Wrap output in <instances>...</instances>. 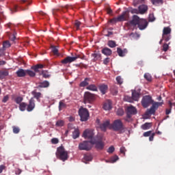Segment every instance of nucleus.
Here are the masks:
<instances>
[{
  "label": "nucleus",
  "mask_w": 175,
  "mask_h": 175,
  "mask_svg": "<svg viewBox=\"0 0 175 175\" xmlns=\"http://www.w3.org/2000/svg\"><path fill=\"white\" fill-rule=\"evenodd\" d=\"M148 26V22L146 19L140 18L137 15H133L132 20L127 23V27L130 29H140L143 31Z\"/></svg>",
  "instance_id": "1"
},
{
  "label": "nucleus",
  "mask_w": 175,
  "mask_h": 175,
  "mask_svg": "<svg viewBox=\"0 0 175 175\" xmlns=\"http://www.w3.org/2000/svg\"><path fill=\"white\" fill-rule=\"evenodd\" d=\"M35 99L33 98H31L29 100V103L27 104L26 103H21L19 104V110L21 111H32L33 109H35Z\"/></svg>",
  "instance_id": "2"
},
{
  "label": "nucleus",
  "mask_w": 175,
  "mask_h": 175,
  "mask_svg": "<svg viewBox=\"0 0 175 175\" xmlns=\"http://www.w3.org/2000/svg\"><path fill=\"white\" fill-rule=\"evenodd\" d=\"M55 154L57 158L63 162L68 161V159L69 158L68 151H66L65 148L62 146L57 148Z\"/></svg>",
  "instance_id": "3"
},
{
  "label": "nucleus",
  "mask_w": 175,
  "mask_h": 175,
  "mask_svg": "<svg viewBox=\"0 0 175 175\" xmlns=\"http://www.w3.org/2000/svg\"><path fill=\"white\" fill-rule=\"evenodd\" d=\"M111 126L115 132H120V133L124 132V123L120 119L115 120Z\"/></svg>",
  "instance_id": "4"
},
{
  "label": "nucleus",
  "mask_w": 175,
  "mask_h": 175,
  "mask_svg": "<svg viewBox=\"0 0 175 175\" xmlns=\"http://www.w3.org/2000/svg\"><path fill=\"white\" fill-rule=\"evenodd\" d=\"M78 113L81 118V121H88V118H90V112L88 111V109L87 108L81 107L79 109Z\"/></svg>",
  "instance_id": "5"
},
{
  "label": "nucleus",
  "mask_w": 175,
  "mask_h": 175,
  "mask_svg": "<svg viewBox=\"0 0 175 175\" xmlns=\"http://www.w3.org/2000/svg\"><path fill=\"white\" fill-rule=\"evenodd\" d=\"M90 143L92 144V146L95 144L96 148L98 150H103L105 147V144H103V142L102 141V137H100V135L96 136L94 139L90 141Z\"/></svg>",
  "instance_id": "6"
},
{
  "label": "nucleus",
  "mask_w": 175,
  "mask_h": 175,
  "mask_svg": "<svg viewBox=\"0 0 175 175\" xmlns=\"http://www.w3.org/2000/svg\"><path fill=\"white\" fill-rule=\"evenodd\" d=\"M141 103L144 109H147L150 105H152V103H154V100H152V97L151 96L146 95L142 98Z\"/></svg>",
  "instance_id": "7"
},
{
  "label": "nucleus",
  "mask_w": 175,
  "mask_h": 175,
  "mask_svg": "<svg viewBox=\"0 0 175 175\" xmlns=\"http://www.w3.org/2000/svg\"><path fill=\"white\" fill-rule=\"evenodd\" d=\"M79 58H80L81 59H84V55L81 56L80 55H76L75 57L68 56L62 59L61 62L64 65H66V64H71V62H75V61H76V59Z\"/></svg>",
  "instance_id": "8"
},
{
  "label": "nucleus",
  "mask_w": 175,
  "mask_h": 175,
  "mask_svg": "<svg viewBox=\"0 0 175 175\" xmlns=\"http://www.w3.org/2000/svg\"><path fill=\"white\" fill-rule=\"evenodd\" d=\"M96 99L95 94L85 92L84 94L83 102L84 103H92Z\"/></svg>",
  "instance_id": "9"
},
{
  "label": "nucleus",
  "mask_w": 175,
  "mask_h": 175,
  "mask_svg": "<svg viewBox=\"0 0 175 175\" xmlns=\"http://www.w3.org/2000/svg\"><path fill=\"white\" fill-rule=\"evenodd\" d=\"M126 20V12H123L122 14L118 17H115L109 21L111 24H116V23H121V21H125Z\"/></svg>",
  "instance_id": "10"
},
{
  "label": "nucleus",
  "mask_w": 175,
  "mask_h": 175,
  "mask_svg": "<svg viewBox=\"0 0 175 175\" xmlns=\"http://www.w3.org/2000/svg\"><path fill=\"white\" fill-rule=\"evenodd\" d=\"M79 148L81 150L90 151L92 148V144L91 141H85L79 145Z\"/></svg>",
  "instance_id": "11"
},
{
  "label": "nucleus",
  "mask_w": 175,
  "mask_h": 175,
  "mask_svg": "<svg viewBox=\"0 0 175 175\" xmlns=\"http://www.w3.org/2000/svg\"><path fill=\"white\" fill-rule=\"evenodd\" d=\"M94 135L95 133H94V130L92 129H86L83 133V137H84L85 139H88L89 140H90V142L94 140V139L95 138V137H94Z\"/></svg>",
  "instance_id": "12"
},
{
  "label": "nucleus",
  "mask_w": 175,
  "mask_h": 175,
  "mask_svg": "<svg viewBox=\"0 0 175 175\" xmlns=\"http://www.w3.org/2000/svg\"><path fill=\"white\" fill-rule=\"evenodd\" d=\"M172 32V29L170 27H164L163 29V35L162 38L164 39L165 42H169L171 39L170 33Z\"/></svg>",
  "instance_id": "13"
},
{
  "label": "nucleus",
  "mask_w": 175,
  "mask_h": 175,
  "mask_svg": "<svg viewBox=\"0 0 175 175\" xmlns=\"http://www.w3.org/2000/svg\"><path fill=\"white\" fill-rule=\"evenodd\" d=\"M141 91L140 88L135 89V90H132V98L133 100H135L137 102L139 99H140V95H141Z\"/></svg>",
  "instance_id": "14"
},
{
  "label": "nucleus",
  "mask_w": 175,
  "mask_h": 175,
  "mask_svg": "<svg viewBox=\"0 0 175 175\" xmlns=\"http://www.w3.org/2000/svg\"><path fill=\"white\" fill-rule=\"evenodd\" d=\"M91 56L92 57V59L94 62H96V61H100L102 59V54L99 52L95 51L94 53H92Z\"/></svg>",
  "instance_id": "15"
},
{
  "label": "nucleus",
  "mask_w": 175,
  "mask_h": 175,
  "mask_svg": "<svg viewBox=\"0 0 175 175\" xmlns=\"http://www.w3.org/2000/svg\"><path fill=\"white\" fill-rule=\"evenodd\" d=\"M138 10L139 12V14H144L147 13V11L148 10V6L142 4L138 7Z\"/></svg>",
  "instance_id": "16"
},
{
  "label": "nucleus",
  "mask_w": 175,
  "mask_h": 175,
  "mask_svg": "<svg viewBox=\"0 0 175 175\" xmlns=\"http://www.w3.org/2000/svg\"><path fill=\"white\" fill-rule=\"evenodd\" d=\"M136 113H137L136 108H135L134 107H127V117H128V118H131V115L136 114Z\"/></svg>",
  "instance_id": "17"
},
{
  "label": "nucleus",
  "mask_w": 175,
  "mask_h": 175,
  "mask_svg": "<svg viewBox=\"0 0 175 175\" xmlns=\"http://www.w3.org/2000/svg\"><path fill=\"white\" fill-rule=\"evenodd\" d=\"M117 53L119 57H125L128 54V49H124L122 50L121 48H117Z\"/></svg>",
  "instance_id": "18"
},
{
  "label": "nucleus",
  "mask_w": 175,
  "mask_h": 175,
  "mask_svg": "<svg viewBox=\"0 0 175 175\" xmlns=\"http://www.w3.org/2000/svg\"><path fill=\"white\" fill-rule=\"evenodd\" d=\"M16 73L17 77H25V76H27V70L20 68L16 71Z\"/></svg>",
  "instance_id": "19"
},
{
  "label": "nucleus",
  "mask_w": 175,
  "mask_h": 175,
  "mask_svg": "<svg viewBox=\"0 0 175 175\" xmlns=\"http://www.w3.org/2000/svg\"><path fill=\"white\" fill-rule=\"evenodd\" d=\"M50 86V83L48 81L40 82L37 85V88H47Z\"/></svg>",
  "instance_id": "20"
},
{
  "label": "nucleus",
  "mask_w": 175,
  "mask_h": 175,
  "mask_svg": "<svg viewBox=\"0 0 175 175\" xmlns=\"http://www.w3.org/2000/svg\"><path fill=\"white\" fill-rule=\"evenodd\" d=\"M9 76V70H0V80H3L5 77Z\"/></svg>",
  "instance_id": "21"
},
{
  "label": "nucleus",
  "mask_w": 175,
  "mask_h": 175,
  "mask_svg": "<svg viewBox=\"0 0 175 175\" xmlns=\"http://www.w3.org/2000/svg\"><path fill=\"white\" fill-rule=\"evenodd\" d=\"M110 125V120H106L103 124H100V128L101 131H105L107 129V126Z\"/></svg>",
  "instance_id": "22"
},
{
  "label": "nucleus",
  "mask_w": 175,
  "mask_h": 175,
  "mask_svg": "<svg viewBox=\"0 0 175 175\" xmlns=\"http://www.w3.org/2000/svg\"><path fill=\"white\" fill-rule=\"evenodd\" d=\"M44 67V66H43L42 64H37L36 66H32L31 69L34 70L36 73H39V72H40V69H43Z\"/></svg>",
  "instance_id": "23"
},
{
  "label": "nucleus",
  "mask_w": 175,
  "mask_h": 175,
  "mask_svg": "<svg viewBox=\"0 0 175 175\" xmlns=\"http://www.w3.org/2000/svg\"><path fill=\"white\" fill-rule=\"evenodd\" d=\"M31 94L33 96V98H35L38 102H40V98H42V93L37 92L36 91L31 92Z\"/></svg>",
  "instance_id": "24"
},
{
  "label": "nucleus",
  "mask_w": 175,
  "mask_h": 175,
  "mask_svg": "<svg viewBox=\"0 0 175 175\" xmlns=\"http://www.w3.org/2000/svg\"><path fill=\"white\" fill-rule=\"evenodd\" d=\"M101 53L104 54V55L109 56V55H111V54L113 53V51H111V49L107 47H105L102 49Z\"/></svg>",
  "instance_id": "25"
},
{
  "label": "nucleus",
  "mask_w": 175,
  "mask_h": 175,
  "mask_svg": "<svg viewBox=\"0 0 175 175\" xmlns=\"http://www.w3.org/2000/svg\"><path fill=\"white\" fill-rule=\"evenodd\" d=\"M90 81H91V78L86 77L84 81H81L79 84V87H87L88 84H90Z\"/></svg>",
  "instance_id": "26"
},
{
  "label": "nucleus",
  "mask_w": 175,
  "mask_h": 175,
  "mask_svg": "<svg viewBox=\"0 0 175 175\" xmlns=\"http://www.w3.org/2000/svg\"><path fill=\"white\" fill-rule=\"evenodd\" d=\"M103 109L104 110H111V101L110 100L104 103Z\"/></svg>",
  "instance_id": "27"
},
{
  "label": "nucleus",
  "mask_w": 175,
  "mask_h": 175,
  "mask_svg": "<svg viewBox=\"0 0 175 175\" xmlns=\"http://www.w3.org/2000/svg\"><path fill=\"white\" fill-rule=\"evenodd\" d=\"M157 111H155L154 109L152 108V107H150V109H147V111L145 113V116H147L148 117L150 116H152L154 114H155V112Z\"/></svg>",
  "instance_id": "28"
},
{
  "label": "nucleus",
  "mask_w": 175,
  "mask_h": 175,
  "mask_svg": "<svg viewBox=\"0 0 175 175\" xmlns=\"http://www.w3.org/2000/svg\"><path fill=\"white\" fill-rule=\"evenodd\" d=\"M107 85H101L99 87V90L100 91V92L103 94V95H105V94H106L107 91Z\"/></svg>",
  "instance_id": "29"
},
{
  "label": "nucleus",
  "mask_w": 175,
  "mask_h": 175,
  "mask_svg": "<svg viewBox=\"0 0 175 175\" xmlns=\"http://www.w3.org/2000/svg\"><path fill=\"white\" fill-rule=\"evenodd\" d=\"M86 90H88L89 91L96 92L98 91V88L96 87V85L91 84L86 87Z\"/></svg>",
  "instance_id": "30"
},
{
  "label": "nucleus",
  "mask_w": 175,
  "mask_h": 175,
  "mask_svg": "<svg viewBox=\"0 0 175 175\" xmlns=\"http://www.w3.org/2000/svg\"><path fill=\"white\" fill-rule=\"evenodd\" d=\"M163 104V102L161 103H152L151 107L153 108L155 111L158 110V107L161 106Z\"/></svg>",
  "instance_id": "31"
},
{
  "label": "nucleus",
  "mask_w": 175,
  "mask_h": 175,
  "mask_svg": "<svg viewBox=\"0 0 175 175\" xmlns=\"http://www.w3.org/2000/svg\"><path fill=\"white\" fill-rule=\"evenodd\" d=\"M151 128V123L146 122L142 125V129L144 131H147V129H150Z\"/></svg>",
  "instance_id": "32"
},
{
  "label": "nucleus",
  "mask_w": 175,
  "mask_h": 175,
  "mask_svg": "<svg viewBox=\"0 0 175 175\" xmlns=\"http://www.w3.org/2000/svg\"><path fill=\"white\" fill-rule=\"evenodd\" d=\"M80 136V131L79 129H76L74 132L72 133V139H77Z\"/></svg>",
  "instance_id": "33"
},
{
  "label": "nucleus",
  "mask_w": 175,
  "mask_h": 175,
  "mask_svg": "<svg viewBox=\"0 0 175 175\" xmlns=\"http://www.w3.org/2000/svg\"><path fill=\"white\" fill-rule=\"evenodd\" d=\"M108 46L111 47V49H114V47H117V44L114 40H109L108 41Z\"/></svg>",
  "instance_id": "34"
},
{
  "label": "nucleus",
  "mask_w": 175,
  "mask_h": 175,
  "mask_svg": "<svg viewBox=\"0 0 175 175\" xmlns=\"http://www.w3.org/2000/svg\"><path fill=\"white\" fill-rule=\"evenodd\" d=\"M40 75H42V77H44V79H49V77H50L51 76L49 72L46 70H42L41 73H40Z\"/></svg>",
  "instance_id": "35"
},
{
  "label": "nucleus",
  "mask_w": 175,
  "mask_h": 175,
  "mask_svg": "<svg viewBox=\"0 0 175 175\" xmlns=\"http://www.w3.org/2000/svg\"><path fill=\"white\" fill-rule=\"evenodd\" d=\"M118 159H120V158L116 154L109 159V162L110 163H114L115 162H117Z\"/></svg>",
  "instance_id": "36"
},
{
  "label": "nucleus",
  "mask_w": 175,
  "mask_h": 175,
  "mask_svg": "<svg viewBox=\"0 0 175 175\" xmlns=\"http://www.w3.org/2000/svg\"><path fill=\"white\" fill-rule=\"evenodd\" d=\"M51 51L54 54V55H59V53H58V49L55 46H51Z\"/></svg>",
  "instance_id": "37"
},
{
  "label": "nucleus",
  "mask_w": 175,
  "mask_h": 175,
  "mask_svg": "<svg viewBox=\"0 0 175 175\" xmlns=\"http://www.w3.org/2000/svg\"><path fill=\"white\" fill-rule=\"evenodd\" d=\"M28 75L30 77H35L36 76V74L35 72L31 70H26V75Z\"/></svg>",
  "instance_id": "38"
},
{
  "label": "nucleus",
  "mask_w": 175,
  "mask_h": 175,
  "mask_svg": "<svg viewBox=\"0 0 175 175\" xmlns=\"http://www.w3.org/2000/svg\"><path fill=\"white\" fill-rule=\"evenodd\" d=\"M124 100L125 102H129L130 103H133V98L129 96H124Z\"/></svg>",
  "instance_id": "39"
},
{
  "label": "nucleus",
  "mask_w": 175,
  "mask_h": 175,
  "mask_svg": "<svg viewBox=\"0 0 175 175\" xmlns=\"http://www.w3.org/2000/svg\"><path fill=\"white\" fill-rule=\"evenodd\" d=\"M62 109H66V104L62 101H60L59 103V110L61 111Z\"/></svg>",
  "instance_id": "40"
},
{
  "label": "nucleus",
  "mask_w": 175,
  "mask_h": 175,
  "mask_svg": "<svg viewBox=\"0 0 175 175\" xmlns=\"http://www.w3.org/2000/svg\"><path fill=\"white\" fill-rule=\"evenodd\" d=\"M169 105H170V109H167L165 110V114L166 116H169L170 113H172V106H173V103H172L170 101H169Z\"/></svg>",
  "instance_id": "41"
},
{
  "label": "nucleus",
  "mask_w": 175,
  "mask_h": 175,
  "mask_svg": "<svg viewBox=\"0 0 175 175\" xmlns=\"http://www.w3.org/2000/svg\"><path fill=\"white\" fill-rule=\"evenodd\" d=\"M152 5H162L163 3V0H151Z\"/></svg>",
  "instance_id": "42"
},
{
  "label": "nucleus",
  "mask_w": 175,
  "mask_h": 175,
  "mask_svg": "<svg viewBox=\"0 0 175 175\" xmlns=\"http://www.w3.org/2000/svg\"><path fill=\"white\" fill-rule=\"evenodd\" d=\"M24 98L21 96H18L15 98V102L17 103V105H20V103H23V100Z\"/></svg>",
  "instance_id": "43"
},
{
  "label": "nucleus",
  "mask_w": 175,
  "mask_h": 175,
  "mask_svg": "<svg viewBox=\"0 0 175 175\" xmlns=\"http://www.w3.org/2000/svg\"><path fill=\"white\" fill-rule=\"evenodd\" d=\"M116 81H117L118 84L121 85V84H122V83H124V79H122V77H121V76H118L116 77Z\"/></svg>",
  "instance_id": "44"
},
{
  "label": "nucleus",
  "mask_w": 175,
  "mask_h": 175,
  "mask_svg": "<svg viewBox=\"0 0 175 175\" xmlns=\"http://www.w3.org/2000/svg\"><path fill=\"white\" fill-rule=\"evenodd\" d=\"M114 151H116V148H114V146H111L107 150V152H108L109 154H113Z\"/></svg>",
  "instance_id": "45"
},
{
  "label": "nucleus",
  "mask_w": 175,
  "mask_h": 175,
  "mask_svg": "<svg viewBox=\"0 0 175 175\" xmlns=\"http://www.w3.org/2000/svg\"><path fill=\"white\" fill-rule=\"evenodd\" d=\"M144 79H146L147 81H151V80H152V78L151 77V75L149 73L144 74Z\"/></svg>",
  "instance_id": "46"
},
{
  "label": "nucleus",
  "mask_w": 175,
  "mask_h": 175,
  "mask_svg": "<svg viewBox=\"0 0 175 175\" xmlns=\"http://www.w3.org/2000/svg\"><path fill=\"white\" fill-rule=\"evenodd\" d=\"M11 44L9 41H5L3 44V49H9L10 47Z\"/></svg>",
  "instance_id": "47"
},
{
  "label": "nucleus",
  "mask_w": 175,
  "mask_h": 175,
  "mask_svg": "<svg viewBox=\"0 0 175 175\" xmlns=\"http://www.w3.org/2000/svg\"><path fill=\"white\" fill-rule=\"evenodd\" d=\"M12 131L13 133L15 134L19 133H20V128L16 126H12Z\"/></svg>",
  "instance_id": "48"
},
{
  "label": "nucleus",
  "mask_w": 175,
  "mask_h": 175,
  "mask_svg": "<svg viewBox=\"0 0 175 175\" xmlns=\"http://www.w3.org/2000/svg\"><path fill=\"white\" fill-rule=\"evenodd\" d=\"M80 25H81V22L79 21H75V27L77 29H80Z\"/></svg>",
  "instance_id": "49"
},
{
  "label": "nucleus",
  "mask_w": 175,
  "mask_h": 175,
  "mask_svg": "<svg viewBox=\"0 0 175 175\" xmlns=\"http://www.w3.org/2000/svg\"><path fill=\"white\" fill-rule=\"evenodd\" d=\"M65 122H64V120H58L56 122V126H64Z\"/></svg>",
  "instance_id": "50"
},
{
  "label": "nucleus",
  "mask_w": 175,
  "mask_h": 175,
  "mask_svg": "<svg viewBox=\"0 0 175 175\" xmlns=\"http://www.w3.org/2000/svg\"><path fill=\"white\" fill-rule=\"evenodd\" d=\"M84 159L87 161L88 162H90L92 161V156L91 155H85L84 156Z\"/></svg>",
  "instance_id": "51"
},
{
  "label": "nucleus",
  "mask_w": 175,
  "mask_h": 175,
  "mask_svg": "<svg viewBox=\"0 0 175 175\" xmlns=\"http://www.w3.org/2000/svg\"><path fill=\"white\" fill-rule=\"evenodd\" d=\"M151 133H152V131H149L144 133L143 135L144 136V137H148V136H151Z\"/></svg>",
  "instance_id": "52"
},
{
  "label": "nucleus",
  "mask_w": 175,
  "mask_h": 175,
  "mask_svg": "<svg viewBox=\"0 0 175 175\" xmlns=\"http://www.w3.org/2000/svg\"><path fill=\"white\" fill-rule=\"evenodd\" d=\"M120 154H123L124 157H125V152H126V149H125V147L122 146L120 149Z\"/></svg>",
  "instance_id": "53"
},
{
  "label": "nucleus",
  "mask_w": 175,
  "mask_h": 175,
  "mask_svg": "<svg viewBox=\"0 0 175 175\" xmlns=\"http://www.w3.org/2000/svg\"><path fill=\"white\" fill-rule=\"evenodd\" d=\"M52 144H58L59 143V140H58V138H53L51 139Z\"/></svg>",
  "instance_id": "54"
},
{
  "label": "nucleus",
  "mask_w": 175,
  "mask_h": 175,
  "mask_svg": "<svg viewBox=\"0 0 175 175\" xmlns=\"http://www.w3.org/2000/svg\"><path fill=\"white\" fill-rule=\"evenodd\" d=\"M131 13L133 14H140V12H139V9L137 10V9H133V10H131Z\"/></svg>",
  "instance_id": "55"
},
{
  "label": "nucleus",
  "mask_w": 175,
  "mask_h": 175,
  "mask_svg": "<svg viewBox=\"0 0 175 175\" xmlns=\"http://www.w3.org/2000/svg\"><path fill=\"white\" fill-rule=\"evenodd\" d=\"M167 50H169V44H164L163 45V51H167Z\"/></svg>",
  "instance_id": "56"
},
{
  "label": "nucleus",
  "mask_w": 175,
  "mask_h": 175,
  "mask_svg": "<svg viewBox=\"0 0 175 175\" xmlns=\"http://www.w3.org/2000/svg\"><path fill=\"white\" fill-rule=\"evenodd\" d=\"M16 33H14L12 35L10 36V40H12V42H14V40H16Z\"/></svg>",
  "instance_id": "57"
},
{
  "label": "nucleus",
  "mask_w": 175,
  "mask_h": 175,
  "mask_svg": "<svg viewBox=\"0 0 175 175\" xmlns=\"http://www.w3.org/2000/svg\"><path fill=\"white\" fill-rule=\"evenodd\" d=\"M118 116H124V110L119 109L117 111Z\"/></svg>",
  "instance_id": "58"
},
{
  "label": "nucleus",
  "mask_w": 175,
  "mask_h": 175,
  "mask_svg": "<svg viewBox=\"0 0 175 175\" xmlns=\"http://www.w3.org/2000/svg\"><path fill=\"white\" fill-rule=\"evenodd\" d=\"M109 62H110V58H109V57H107L103 60L104 65H107V64H109Z\"/></svg>",
  "instance_id": "59"
},
{
  "label": "nucleus",
  "mask_w": 175,
  "mask_h": 175,
  "mask_svg": "<svg viewBox=\"0 0 175 175\" xmlns=\"http://www.w3.org/2000/svg\"><path fill=\"white\" fill-rule=\"evenodd\" d=\"M9 100V96H5L2 100L3 103H6Z\"/></svg>",
  "instance_id": "60"
},
{
  "label": "nucleus",
  "mask_w": 175,
  "mask_h": 175,
  "mask_svg": "<svg viewBox=\"0 0 175 175\" xmlns=\"http://www.w3.org/2000/svg\"><path fill=\"white\" fill-rule=\"evenodd\" d=\"M154 136H155V133H152V135L149 137L150 142H152L154 140Z\"/></svg>",
  "instance_id": "61"
},
{
  "label": "nucleus",
  "mask_w": 175,
  "mask_h": 175,
  "mask_svg": "<svg viewBox=\"0 0 175 175\" xmlns=\"http://www.w3.org/2000/svg\"><path fill=\"white\" fill-rule=\"evenodd\" d=\"M4 169H5V165H0V173H2Z\"/></svg>",
  "instance_id": "62"
},
{
  "label": "nucleus",
  "mask_w": 175,
  "mask_h": 175,
  "mask_svg": "<svg viewBox=\"0 0 175 175\" xmlns=\"http://www.w3.org/2000/svg\"><path fill=\"white\" fill-rule=\"evenodd\" d=\"M107 12L108 14H111V13H113V10H111V8H107Z\"/></svg>",
  "instance_id": "63"
},
{
  "label": "nucleus",
  "mask_w": 175,
  "mask_h": 175,
  "mask_svg": "<svg viewBox=\"0 0 175 175\" xmlns=\"http://www.w3.org/2000/svg\"><path fill=\"white\" fill-rule=\"evenodd\" d=\"M22 170H20V169H18L16 171V174H18V175H20L21 173H22Z\"/></svg>",
  "instance_id": "64"
}]
</instances>
